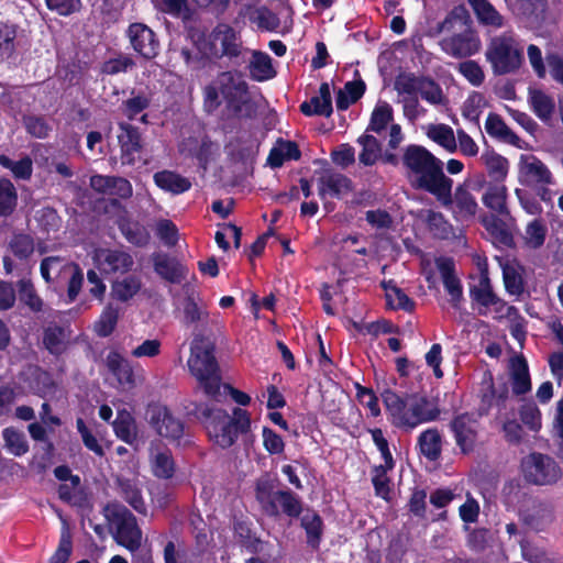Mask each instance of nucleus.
Here are the masks:
<instances>
[{"mask_svg":"<svg viewBox=\"0 0 563 563\" xmlns=\"http://www.w3.org/2000/svg\"><path fill=\"white\" fill-rule=\"evenodd\" d=\"M185 408L189 416L202 423L209 440L223 450L231 448L240 435L251 431V415L240 407H234L232 415L222 408L195 401Z\"/></svg>","mask_w":563,"mask_h":563,"instance_id":"nucleus-1","label":"nucleus"},{"mask_svg":"<svg viewBox=\"0 0 563 563\" xmlns=\"http://www.w3.org/2000/svg\"><path fill=\"white\" fill-rule=\"evenodd\" d=\"M437 31L452 33L443 37L439 44L445 54L454 58H466L481 49L479 35L473 27L468 10L463 4L455 5L438 24Z\"/></svg>","mask_w":563,"mask_h":563,"instance_id":"nucleus-2","label":"nucleus"},{"mask_svg":"<svg viewBox=\"0 0 563 563\" xmlns=\"http://www.w3.org/2000/svg\"><path fill=\"white\" fill-rule=\"evenodd\" d=\"M485 56L493 73L498 76L516 73L525 60L523 46L510 31L492 37Z\"/></svg>","mask_w":563,"mask_h":563,"instance_id":"nucleus-3","label":"nucleus"},{"mask_svg":"<svg viewBox=\"0 0 563 563\" xmlns=\"http://www.w3.org/2000/svg\"><path fill=\"white\" fill-rule=\"evenodd\" d=\"M484 184L483 175L476 183L465 179L455 187L454 191L453 183H450L437 201L452 213L456 222H470L475 219L478 211V203L472 190L481 189Z\"/></svg>","mask_w":563,"mask_h":563,"instance_id":"nucleus-4","label":"nucleus"},{"mask_svg":"<svg viewBox=\"0 0 563 563\" xmlns=\"http://www.w3.org/2000/svg\"><path fill=\"white\" fill-rule=\"evenodd\" d=\"M187 365L205 395L217 399L220 396L222 375L216 354H190Z\"/></svg>","mask_w":563,"mask_h":563,"instance_id":"nucleus-5","label":"nucleus"},{"mask_svg":"<svg viewBox=\"0 0 563 563\" xmlns=\"http://www.w3.org/2000/svg\"><path fill=\"white\" fill-rule=\"evenodd\" d=\"M109 519L115 525L114 540L121 547L131 552L140 549L142 542V530L140 529L135 516L121 504L107 506Z\"/></svg>","mask_w":563,"mask_h":563,"instance_id":"nucleus-6","label":"nucleus"},{"mask_svg":"<svg viewBox=\"0 0 563 563\" xmlns=\"http://www.w3.org/2000/svg\"><path fill=\"white\" fill-rule=\"evenodd\" d=\"M522 470L528 483L543 486L553 485L562 477V468L551 456L539 452L531 453L523 462Z\"/></svg>","mask_w":563,"mask_h":563,"instance_id":"nucleus-7","label":"nucleus"},{"mask_svg":"<svg viewBox=\"0 0 563 563\" xmlns=\"http://www.w3.org/2000/svg\"><path fill=\"white\" fill-rule=\"evenodd\" d=\"M242 53V42L238 32L227 23H218L209 35V54L216 59L238 58Z\"/></svg>","mask_w":563,"mask_h":563,"instance_id":"nucleus-8","label":"nucleus"},{"mask_svg":"<svg viewBox=\"0 0 563 563\" xmlns=\"http://www.w3.org/2000/svg\"><path fill=\"white\" fill-rule=\"evenodd\" d=\"M125 36L132 49L143 59L152 60L158 56L161 51L159 38L145 23H131L125 31Z\"/></svg>","mask_w":563,"mask_h":563,"instance_id":"nucleus-9","label":"nucleus"},{"mask_svg":"<svg viewBox=\"0 0 563 563\" xmlns=\"http://www.w3.org/2000/svg\"><path fill=\"white\" fill-rule=\"evenodd\" d=\"M146 418L151 427L161 435L172 441H179L184 435V423L175 418L166 406L148 405Z\"/></svg>","mask_w":563,"mask_h":563,"instance_id":"nucleus-10","label":"nucleus"},{"mask_svg":"<svg viewBox=\"0 0 563 563\" xmlns=\"http://www.w3.org/2000/svg\"><path fill=\"white\" fill-rule=\"evenodd\" d=\"M118 144L122 165L133 166L144 148L140 129L129 122L118 123Z\"/></svg>","mask_w":563,"mask_h":563,"instance_id":"nucleus-11","label":"nucleus"},{"mask_svg":"<svg viewBox=\"0 0 563 563\" xmlns=\"http://www.w3.org/2000/svg\"><path fill=\"white\" fill-rule=\"evenodd\" d=\"M508 394L509 390L506 384H503L498 389L495 388L493 374L490 371H486L478 391V416H487L494 407H497L499 411L506 409Z\"/></svg>","mask_w":563,"mask_h":563,"instance_id":"nucleus-12","label":"nucleus"},{"mask_svg":"<svg viewBox=\"0 0 563 563\" xmlns=\"http://www.w3.org/2000/svg\"><path fill=\"white\" fill-rule=\"evenodd\" d=\"M518 179L521 185L545 186L553 183L552 173L548 166L534 155L522 154L518 164Z\"/></svg>","mask_w":563,"mask_h":563,"instance_id":"nucleus-13","label":"nucleus"},{"mask_svg":"<svg viewBox=\"0 0 563 563\" xmlns=\"http://www.w3.org/2000/svg\"><path fill=\"white\" fill-rule=\"evenodd\" d=\"M437 156L428 148L418 144H409L405 147L401 163L406 169V178L411 186L422 173L437 161Z\"/></svg>","mask_w":563,"mask_h":563,"instance_id":"nucleus-14","label":"nucleus"},{"mask_svg":"<svg viewBox=\"0 0 563 563\" xmlns=\"http://www.w3.org/2000/svg\"><path fill=\"white\" fill-rule=\"evenodd\" d=\"M443 168V162L437 158L424 173L416 177V181L410 187L415 190L428 192L438 200L450 183H453V179L444 174Z\"/></svg>","mask_w":563,"mask_h":563,"instance_id":"nucleus-15","label":"nucleus"},{"mask_svg":"<svg viewBox=\"0 0 563 563\" xmlns=\"http://www.w3.org/2000/svg\"><path fill=\"white\" fill-rule=\"evenodd\" d=\"M443 168V162L437 158L424 173L416 177V181L410 187L415 190L428 192L438 200L450 183H453V179L444 174Z\"/></svg>","mask_w":563,"mask_h":563,"instance_id":"nucleus-16","label":"nucleus"},{"mask_svg":"<svg viewBox=\"0 0 563 563\" xmlns=\"http://www.w3.org/2000/svg\"><path fill=\"white\" fill-rule=\"evenodd\" d=\"M478 422L468 412L457 415L450 423L456 445L464 454L472 452L477 439Z\"/></svg>","mask_w":563,"mask_h":563,"instance_id":"nucleus-17","label":"nucleus"},{"mask_svg":"<svg viewBox=\"0 0 563 563\" xmlns=\"http://www.w3.org/2000/svg\"><path fill=\"white\" fill-rule=\"evenodd\" d=\"M98 269L103 275H125L133 265L134 260L128 252L121 250L104 249L96 255Z\"/></svg>","mask_w":563,"mask_h":563,"instance_id":"nucleus-18","label":"nucleus"},{"mask_svg":"<svg viewBox=\"0 0 563 563\" xmlns=\"http://www.w3.org/2000/svg\"><path fill=\"white\" fill-rule=\"evenodd\" d=\"M354 190V184L346 175L327 170L318 179V195L324 200L327 197L341 200Z\"/></svg>","mask_w":563,"mask_h":563,"instance_id":"nucleus-19","label":"nucleus"},{"mask_svg":"<svg viewBox=\"0 0 563 563\" xmlns=\"http://www.w3.org/2000/svg\"><path fill=\"white\" fill-rule=\"evenodd\" d=\"M233 531L239 540V544L246 552L253 554V556L262 555L265 559H271V544L260 539L246 521H235L233 525Z\"/></svg>","mask_w":563,"mask_h":563,"instance_id":"nucleus-20","label":"nucleus"},{"mask_svg":"<svg viewBox=\"0 0 563 563\" xmlns=\"http://www.w3.org/2000/svg\"><path fill=\"white\" fill-rule=\"evenodd\" d=\"M154 272L170 284H180L187 276L188 269L176 257L167 254L155 253L153 255Z\"/></svg>","mask_w":563,"mask_h":563,"instance_id":"nucleus-21","label":"nucleus"},{"mask_svg":"<svg viewBox=\"0 0 563 563\" xmlns=\"http://www.w3.org/2000/svg\"><path fill=\"white\" fill-rule=\"evenodd\" d=\"M427 406L428 401L423 397L416 399L409 406L406 405V411H404L397 427L413 429L420 423L435 420L438 418L439 410L427 409Z\"/></svg>","mask_w":563,"mask_h":563,"instance_id":"nucleus-22","label":"nucleus"},{"mask_svg":"<svg viewBox=\"0 0 563 563\" xmlns=\"http://www.w3.org/2000/svg\"><path fill=\"white\" fill-rule=\"evenodd\" d=\"M437 267L441 274L442 282L446 292L450 296V302L457 308L463 298V288L461 280L455 275V264L452 258H440L437 261Z\"/></svg>","mask_w":563,"mask_h":563,"instance_id":"nucleus-23","label":"nucleus"},{"mask_svg":"<svg viewBox=\"0 0 563 563\" xmlns=\"http://www.w3.org/2000/svg\"><path fill=\"white\" fill-rule=\"evenodd\" d=\"M300 112L306 117L322 115L331 117L333 113L330 85L322 82L319 87V96H313L299 106Z\"/></svg>","mask_w":563,"mask_h":563,"instance_id":"nucleus-24","label":"nucleus"},{"mask_svg":"<svg viewBox=\"0 0 563 563\" xmlns=\"http://www.w3.org/2000/svg\"><path fill=\"white\" fill-rule=\"evenodd\" d=\"M277 504L282 511L290 518H298L302 511L299 497L291 490L275 492L273 498L268 501V506H265L266 511L272 516L278 515Z\"/></svg>","mask_w":563,"mask_h":563,"instance_id":"nucleus-25","label":"nucleus"},{"mask_svg":"<svg viewBox=\"0 0 563 563\" xmlns=\"http://www.w3.org/2000/svg\"><path fill=\"white\" fill-rule=\"evenodd\" d=\"M117 225L124 239L132 245L144 247L150 243L151 234L145 225L131 219L125 214H121L117 219Z\"/></svg>","mask_w":563,"mask_h":563,"instance_id":"nucleus-26","label":"nucleus"},{"mask_svg":"<svg viewBox=\"0 0 563 563\" xmlns=\"http://www.w3.org/2000/svg\"><path fill=\"white\" fill-rule=\"evenodd\" d=\"M485 130L492 137H496L517 148L523 147L521 144V139L505 123L503 118L497 113H488L485 121Z\"/></svg>","mask_w":563,"mask_h":563,"instance_id":"nucleus-27","label":"nucleus"},{"mask_svg":"<svg viewBox=\"0 0 563 563\" xmlns=\"http://www.w3.org/2000/svg\"><path fill=\"white\" fill-rule=\"evenodd\" d=\"M508 190L504 184H488L482 197L484 206L497 216L508 217L507 207Z\"/></svg>","mask_w":563,"mask_h":563,"instance_id":"nucleus-28","label":"nucleus"},{"mask_svg":"<svg viewBox=\"0 0 563 563\" xmlns=\"http://www.w3.org/2000/svg\"><path fill=\"white\" fill-rule=\"evenodd\" d=\"M300 526L306 532L307 545L313 551H318L324 531V523L321 516L317 511H308L301 517Z\"/></svg>","mask_w":563,"mask_h":563,"instance_id":"nucleus-29","label":"nucleus"},{"mask_svg":"<svg viewBox=\"0 0 563 563\" xmlns=\"http://www.w3.org/2000/svg\"><path fill=\"white\" fill-rule=\"evenodd\" d=\"M155 185L167 192L173 195H180L191 188V181L173 170L156 172L153 176Z\"/></svg>","mask_w":563,"mask_h":563,"instance_id":"nucleus-30","label":"nucleus"},{"mask_svg":"<svg viewBox=\"0 0 563 563\" xmlns=\"http://www.w3.org/2000/svg\"><path fill=\"white\" fill-rule=\"evenodd\" d=\"M115 437L126 444H134L137 441V427L134 417L125 409L118 410L112 422Z\"/></svg>","mask_w":563,"mask_h":563,"instance_id":"nucleus-31","label":"nucleus"},{"mask_svg":"<svg viewBox=\"0 0 563 563\" xmlns=\"http://www.w3.org/2000/svg\"><path fill=\"white\" fill-rule=\"evenodd\" d=\"M382 287L385 290L386 303L394 310L413 311L416 302L411 299L395 280H383Z\"/></svg>","mask_w":563,"mask_h":563,"instance_id":"nucleus-32","label":"nucleus"},{"mask_svg":"<svg viewBox=\"0 0 563 563\" xmlns=\"http://www.w3.org/2000/svg\"><path fill=\"white\" fill-rule=\"evenodd\" d=\"M420 453L431 462L438 461L442 453V437L437 428L420 433L417 441Z\"/></svg>","mask_w":563,"mask_h":563,"instance_id":"nucleus-33","label":"nucleus"},{"mask_svg":"<svg viewBox=\"0 0 563 563\" xmlns=\"http://www.w3.org/2000/svg\"><path fill=\"white\" fill-rule=\"evenodd\" d=\"M528 101L533 113L543 122L548 123L554 113L555 102L553 98L541 89H530Z\"/></svg>","mask_w":563,"mask_h":563,"instance_id":"nucleus-34","label":"nucleus"},{"mask_svg":"<svg viewBox=\"0 0 563 563\" xmlns=\"http://www.w3.org/2000/svg\"><path fill=\"white\" fill-rule=\"evenodd\" d=\"M142 288V280L136 275H128L122 279H115L111 284L110 296L120 302H128Z\"/></svg>","mask_w":563,"mask_h":563,"instance_id":"nucleus-35","label":"nucleus"},{"mask_svg":"<svg viewBox=\"0 0 563 563\" xmlns=\"http://www.w3.org/2000/svg\"><path fill=\"white\" fill-rule=\"evenodd\" d=\"M18 299L21 305L33 313L43 312L44 301L37 294L30 278H21L16 282Z\"/></svg>","mask_w":563,"mask_h":563,"instance_id":"nucleus-36","label":"nucleus"},{"mask_svg":"<svg viewBox=\"0 0 563 563\" xmlns=\"http://www.w3.org/2000/svg\"><path fill=\"white\" fill-rule=\"evenodd\" d=\"M107 367L115 377L119 385L132 387L134 385V373L132 365L122 354H108Z\"/></svg>","mask_w":563,"mask_h":563,"instance_id":"nucleus-37","label":"nucleus"},{"mask_svg":"<svg viewBox=\"0 0 563 563\" xmlns=\"http://www.w3.org/2000/svg\"><path fill=\"white\" fill-rule=\"evenodd\" d=\"M481 159L495 184H501L506 179L509 170V162L506 157L495 151H487L482 154Z\"/></svg>","mask_w":563,"mask_h":563,"instance_id":"nucleus-38","label":"nucleus"},{"mask_svg":"<svg viewBox=\"0 0 563 563\" xmlns=\"http://www.w3.org/2000/svg\"><path fill=\"white\" fill-rule=\"evenodd\" d=\"M250 75L256 81H266L276 76L271 56L261 51H254L249 65Z\"/></svg>","mask_w":563,"mask_h":563,"instance_id":"nucleus-39","label":"nucleus"},{"mask_svg":"<svg viewBox=\"0 0 563 563\" xmlns=\"http://www.w3.org/2000/svg\"><path fill=\"white\" fill-rule=\"evenodd\" d=\"M503 280L506 291L516 297H520L525 292V279L522 277V267L506 262L501 264Z\"/></svg>","mask_w":563,"mask_h":563,"instance_id":"nucleus-40","label":"nucleus"},{"mask_svg":"<svg viewBox=\"0 0 563 563\" xmlns=\"http://www.w3.org/2000/svg\"><path fill=\"white\" fill-rule=\"evenodd\" d=\"M478 21L484 25L501 27L504 18L488 0H467Z\"/></svg>","mask_w":563,"mask_h":563,"instance_id":"nucleus-41","label":"nucleus"},{"mask_svg":"<svg viewBox=\"0 0 563 563\" xmlns=\"http://www.w3.org/2000/svg\"><path fill=\"white\" fill-rule=\"evenodd\" d=\"M220 85V92L224 101L232 99L234 96L247 92L249 85L246 81L238 78L232 71H222L217 77Z\"/></svg>","mask_w":563,"mask_h":563,"instance_id":"nucleus-42","label":"nucleus"},{"mask_svg":"<svg viewBox=\"0 0 563 563\" xmlns=\"http://www.w3.org/2000/svg\"><path fill=\"white\" fill-rule=\"evenodd\" d=\"M8 250L20 262H26L35 251V242L27 233H13L8 242Z\"/></svg>","mask_w":563,"mask_h":563,"instance_id":"nucleus-43","label":"nucleus"},{"mask_svg":"<svg viewBox=\"0 0 563 563\" xmlns=\"http://www.w3.org/2000/svg\"><path fill=\"white\" fill-rule=\"evenodd\" d=\"M120 493L124 501H126L136 512L146 514V504L142 496V490L132 479L123 478L118 481Z\"/></svg>","mask_w":563,"mask_h":563,"instance_id":"nucleus-44","label":"nucleus"},{"mask_svg":"<svg viewBox=\"0 0 563 563\" xmlns=\"http://www.w3.org/2000/svg\"><path fill=\"white\" fill-rule=\"evenodd\" d=\"M225 106L229 112L238 119H253L256 117L257 107L256 103L251 99L249 91L234 96L232 99L225 101Z\"/></svg>","mask_w":563,"mask_h":563,"instance_id":"nucleus-45","label":"nucleus"},{"mask_svg":"<svg viewBox=\"0 0 563 563\" xmlns=\"http://www.w3.org/2000/svg\"><path fill=\"white\" fill-rule=\"evenodd\" d=\"M547 235L548 227L545 222L540 218L533 219L525 229V245L530 250H539L544 245Z\"/></svg>","mask_w":563,"mask_h":563,"instance_id":"nucleus-46","label":"nucleus"},{"mask_svg":"<svg viewBox=\"0 0 563 563\" xmlns=\"http://www.w3.org/2000/svg\"><path fill=\"white\" fill-rule=\"evenodd\" d=\"M357 143L362 146L358 154V161L364 166H373L382 154L380 142L372 134H363L357 139Z\"/></svg>","mask_w":563,"mask_h":563,"instance_id":"nucleus-47","label":"nucleus"},{"mask_svg":"<svg viewBox=\"0 0 563 563\" xmlns=\"http://www.w3.org/2000/svg\"><path fill=\"white\" fill-rule=\"evenodd\" d=\"M151 97L144 91L136 92L132 89L130 98L122 101L120 109L132 121L151 106Z\"/></svg>","mask_w":563,"mask_h":563,"instance_id":"nucleus-48","label":"nucleus"},{"mask_svg":"<svg viewBox=\"0 0 563 563\" xmlns=\"http://www.w3.org/2000/svg\"><path fill=\"white\" fill-rule=\"evenodd\" d=\"M18 27L11 23L0 22V59L9 60L16 53Z\"/></svg>","mask_w":563,"mask_h":563,"instance_id":"nucleus-49","label":"nucleus"},{"mask_svg":"<svg viewBox=\"0 0 563 563\" xmlns=\"http://www.w3.org/2000/svg\"><path fill=\"white\" fill-rule=\"evenodd\" d=\"M394 120V111L388 102L377 104L369 119L366 131H372L377 134L382 133L387 125Z\"/></svg>","mask_w":563,"mask_h":563,"instance_id":"nucleus-50","label":"nucleus"},{"mask_svg":"<svg viewBox=\"0 0 563 563\" xmlns=\"http://www.w3.org/2000/svg\"><path fill=\"white\" fill-rule=\"evenodd\" d=\"M119 320V308L108 303L95 323V331L99 336H109L115 329Z\"/></svg>","mask_w":563,"mask_h":563,"instance_id":"nucleus-51","label":"nucleus"},{"mask_svg":"<svg viewBox=\"0 0 563 563\" xmlns=\"http://www.w3.org/2000/svg\"><path fill=\"white\" fill-rule=\"evenodd\" d=\"M0 166L11 170L14 178L27 180L33 173V163L30 156L25 155L18 162L12 161L9 156L0 155Z\"/></svg>","mask_w":563,"mask_h":563,"instance_id":"nucleus-52","label":"nucleus"},{"mask_svg":"<svg viewBox=\"0 0 563 563\" xmlns=\"http://www.w3.org/2000/svg\"><path fill=\"white\" fill-rule=\"evenodd\" d=\"M427 135L433 142L449 152H454L456 150V141L453 129L446 124L430 125Z\"/></svg>","mask_w":563,"mask_h":563,"instance_id":"nucleus-53","label":"nucleus"},{"mask_svg":"<svg viewBox=\"0 0 563 563\" xmlns=\"http://www.w3.org/2000/svg\"><path fill=\"white\" fill-rule=\"evenodd\" d=\"M552 519V508L548 504L538 503L533 505L531 509H529L525 521L536 530H541L545 525L550 523Z\"/></svg>","mask_w":563,"mask_h":563,"instance_id":"nucleus-54","label":"nucleus"},{"mask_svg":"<svg viewBox=\"0 0 563 563\" xmlns=\"http://www.w3.org/2000/svg\"><path fill=\"white\" fill-rule=\"evenodd\" d=\"M2 437L7 449L15 456H22L29 451V443L23 432L13 427L5 428Z\"/></svg>","mask_w":563,"mask_h":563,"instance_id":"nucleus-55","label":"nucleus"},{"mask_svg":"<svg viewBox=\"0 0 563 563\" xmlns=\"http://www.w3.org/2000/svg\"><path fill=\"white\" fill-rule=\"evenodd\" d=\"M22 123L26 133L35 139H46L52 131L51 125L43 115L24 114Z\"/></svg>","mask_w":563,"mask_h":563,"instance_id":"nucleus-56","label":"nucleus"},{"mask_svg":"<svg viewBox=\"0 0 563 563\" xmlns=\"http://www.w3.org/2000/svg\"><path fill=\"white\" fill-rule=\"evenodd\" d=\"M383 402L386 411L391 416L393 424L396 427L401 419L404 411H406V400L391 389H385L382 393Z\"/></svg>","mask_w":563,"mask_h":563,"instance_id":"nucleus-57","label":"nucleus"},{"mask_svg":"<svg viewBox=\"0 0 563 563\" xmlns=\"http://www.w3.org/2000/svg\"><path fill=\"white\" fill-rule=\"evenodd\" d=\"M16 190L9 179L0 180V216L8 217L12 214L16 207Z\"/></svg>","mask_w":563,"mask_h":563,"instance_id":"nucleus-58","label":"nucleus"},{"mask_svg":"<svg viewBox=\"0 0 563 563\" xmlns=\"http://www.w3.org/2000/svg\"><path fill=\"white\" fill-rule=\"evenodd\" d=\"M153 474L157 478L169 479L175 474V462L169 451L158 452L153 463Z\"/></svg>","mask_w":563,"mask_h":563,"instance_id":"nucleus-59","label":"nucleus"},{"mask_svg":"<svg viewBox=\"0 0 563 563\" xmlns=\"http://www.w3.org/2000/svg\"><path fill=\"white\" fill-rule=\"evenodd\" d=\"M65 274H69L67 285V297L70 302L75 301L80 292L84 283V274L78 264H67L63 267Z\"/></svg>","mask_w":563,"mask_h":563,"instance_id":"nucleus-60","label":"nucleus"},{"mask_svg":"<svg viewBox=\"0 0 563 563\" xmlns=\"http://www.w3.org/2000/svg\"><path fill=\"white\" fill-rule=\"evenodd\" d=\"M519 417L521 422L533 432H538L542 427L541 411L533 401L521 405Z\"/></svg>","mask_w":563,"mask_h":563,"instance_id":"nucleus-61","label":"nucleus"},{"mask_svg":"<svg viewBox=\"0 0 563 563\" xmlns=\"http://www.w3.org/2000/svg\"><path fill=\"white\" fill-rule=\"evenodd\" d=\"M71 551H73L71 534L69 532L66 521L64 520V528L60 533L59 543H58L57 549L51 556L49 563H66L71 555Z\"/></svg>","mask_w":563,"mask_h":563,"instance_id":"nucleus-62","label":"nucleus"},{"mask_svg":"<svg viewBox=\"0 0 563 563\" xmlns=\"http://www.w3.org/2000/svg\"><path fill=\"white\" fill-rule=\"evenodd\" d=\"M135 66L134 59L130 55H119L118 57L106 60L101 66V73L106 75H118L126 73Z\"/></svg>","mask_w":563,"mask_h":563,"instance_id":"nucleus-63","label":"nucleus"},{"mask_svg":"<svg viewBox=\"0 0 563 563\" xmlns=\"http://www.w3.org/2000/svg\"><path fill=\"white\" fill-rule=\"evenodd\" d=\"M67 340L66 331L63 327L53 324L44 329L43 344L48 352H53Z\"/></svg>","mask_w":563,"mask_h":563,"instance_id":"nucleus-64","label":"nucleus"}]
</instances>
